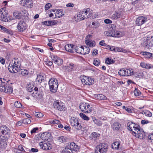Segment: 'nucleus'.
<instances>
[{"instance_id": "nucleus-28", "label": "nucleus", "mask_w": 153, "mask_h": 153, "mask_svg": "<svg viewBox=\"0 0 153 153\" xmlns=\"http://www.w3.org/2000/svg\"><path fill=\"white\" fill-rule=\"evenodd\" d=\"M112 36L115 37H120L121 36L120 31L117 30H112Z\"/></svg>"}, {"instance_id": "nucleus-24", "label": "nucleus", "mask_w": 153, "mask_h": 153, "mask_svg": "<svg viewBox=\"0 0 153 153\" xmlns=\"http://www.w3.org/2000/svg\"><path fill=\"white\" fill-rule=\"evenodd\" d=\"M7 140H5V138H0V146L2 148H5L7 145L6 141Z\"/></svg>"}, {"instance_id": "nucleus-16", "label": "nucleus", "mask_w": 153, "mask_h": 153, "mask_svg": "<svg viewBox=\"0 0 153 153\" xmlns=\"http://www.w3.org/2000/svg\"><path fill=\"white\" fill-rule=\"evenodd\" d=\"M75 46L71 44H68L65 47V50L69 52L73 53Z\"/></svg>"}, {"instance_id": "nucleus-17", "label": "nucleus", "mask_w": 153, "mask_h": 153, "mask_svg": "<svg viewBox=\"0 0 153 153\" xmlns=\"http://www.w3.org/2000/svg\"><path fill=\"white\" fill-rule=\"evenodd\" d=\"M122 15V12L121 11H119L115 13L114 14L111 15L110 18L112 19L116 20L121 17Z\"/></svg>"}, {"instance_id": "nucleus-37", "label": "nucleus", "mask_w": 153, "mask_h": 153, "mask_svg": "<svg viewBox=\"0 0 153 153\" xmlns=\"http://www.w3.org/2000/svg\"><path fill=\"white\" fill-rule=\"evenodd\" d=\"M25 4L27 7L31 8L33 6L32 1L31 0H25Z\"/></svg>"}, {"instance_id": "nucleus-40", "label": "nucleus", "mask_w": 153, "mask_h": 153, "mask_svg": "<svg viewBox=\"0 0 153 153\" xmlns=\"http://www.w3.org/2000/svg\"><path fill=\"white\" fill-rule=\"evenodd\" d=\"M126 73V76H132L134 74V72L132 69H128L127 70Z\"/></svg>"}, {"instance_id": "nucleus-7", "label": "nucleus", "mask_w": 153, "mask_h": 153, "mask_svg": "<svg viewBox=\"0 0 153 153\" xmlns=\"http://www.w3.org/2000/svg\"><path fill=\"white\" fill-rule=\"evenodd\" d=\"M54 108L56 110L60 111H64L66 109V108L63 102L61 101H56L54 102L53 104Z\"/></svg>"}, {"instance_id": "nucleus-41", "label": "nucleus", "mask_w": 153, "mask_h": 153, "mask_svg": "<svg viewBox=\"0 0 153 153\" xmlns=\"http://www.w3.org/2000/svg\"><path fill=\"white\" fill-rule=\"evenodd\" d=\"M82 51H83V52L84 53H83V54L85 55L89 53L90 49L88 47H82Z\"/></svg>"}, {"instance_id": "nucleus-29", "label": "nucleus", "mask_w": 153, "mask_h": 153, "mask_svg": "<svg viewBox=\"0 0 153 153\" xmlns=\"http://www.w3.org/2000/svg\"><path fill=\"white\" fill-rule=\"evenodd\" d=\"M64 12L62 10H57L56 13V18H60L64 15Z\"/></svg>"}, {"instance_id": "nucleus-51", "label": "nucleus", "mask_w": 153, "mask_h": 153, "mask_svg": "<svg viewBox=\"0 0 153 153\" xmlns=\"http://www.w3.org/2000/svg\"><path fill=\"white\" fill-rule=\"evenodd\" d=\"M30 122L31 120L28 118L22 120V123L25 124H30Z\"/></svg>"}, {"instance_id": "nucleus-21", "label": "nucleus", "mask_w": 153, "mask_h": 153, "mask_svg": "<svg viewBox=\"0 0 153 153\" xmlns=\"http://www.w3.org/2000/svg\"><path fill=\"white\" fill-rule=\"evenodd\" d=\"M13 151L16 153H24L25 152L22 146L21 145L19 146L18 148H15L13 150Z\"/></svg>"}, {"instance_id": "nucleus-19", "label": "nucleus", "mask_w": 153, "mask_h": 153, "mask_svg": "<svg viewBox=\"0 0 153 153\" xmlns=\"http://www.w3.org/2000/svg\"><path fill=\"white\" fill-rule=\"evenodd\" d=\"M50 137V134L48 133L45 132L41 134V138L43 140L47 141Z\"/></svg>"}, {"instance_id": "nucleus-55", "label": "nucleus", "mask_w": 153, "mask_h": 153, "mask_svg": "<svg viewBox=\"0 0 153 153\" xmlns=\"http://www.w3.org/2000/svg\"><path fill=\"white\" fill-rule=\"evenodd\" d=\"M35 115L37 117L41 118L43 116V114L41 112H36L35 113Z\"/></svg>"}, {"instance_id": "nucleus-32", "label": "nucleus", "mask_w": 153, "mask_h": 153, "mask_svg": "<svg viewBox=\"0 0 153 153\" xmlns=\"http://www.w3.org/2000/svg\"><path fill=\"white\" fill-rule=\"evenodd\" d=\"M13 16L16 19H20L22 16V14L21 12L18 11H15L13 13Z\"/></svg>"}, {"instance_id": "nucleus-44", "label": "nucleus", "mask_w": 153, "mask_h": 153, "mask_svg": "<svg viewBox=\"0 0 153 153\" xmlns=\"http://www.w3.org/2000/svg\"><path fill=\"white\" fill-rule=\"evenodd\" d=\"M13 65H15L17 68H20L21 62L17 59H16L14 61V63Z\"/></svg>"}, {"instance_id": "nucleus-12", "label": "nucleus", "mask_w": 153, "mask_h": 153, "mask_svg": "<svg viewBox=\"0 0 153 153\" xmlns=\"http://www.w3.org/2000/svg\"><path fill=\"white\" fill-rule=\"evenodd\" d=\"M137 125H136L131 121L127 123L128 129L130 131H132L133 134L134 133V131H136L138 128L137 127Z\"/></svg>"}, {"instance_id": "nucleus-33", "label": "nucleus", "mask_w": 153, "mask_h": 153, "mask_svg": "<svg viewBox=\"0 0 153 153\" xmlns=\"http://www.w3.org/2000/svg\"><path fill=\"white\" fill-rule=\"evenodd\" d=\"M9 80L7 77H0V83H1V84H7Z\"/></svg>"}, {"instance_id": "nucleus-46", "label": "nucleus", "mask_w": 153, "mask_h": 153, "mask_svg": "<svg viewBox=\"0 0 153 153\" xmlns=\"http://www.w3.org/2000/svg\"><path fill=\"white\" fill-rule=\"evenodd\" d=\"M93 121L94 123L98 126H101L102 125L101 121L96 119H93Z\"/></svg>"}, {"instance_id": "nucleus-31", "label": "nucleus", "mask_w": 153, "mask_h": 153, "mask_svg": "<svg viewBox=\"0 0 153 153\" xmlns=\"http://www.w3.org/2000/svg\"><path fill=\"white\" fill-rule=\"evenodd\" d=\"M62 153H73V151L69 147V145L62 151Z\"/></svg>"}, {"instance_id": "nucleus-57", "label": "nucleus", "mask_w": 153, "mask_h": 153, "mask_svg": "<svg viewBox=\"0 0 153 153\" xmlns=\"http://www.w3.org/2000/svg\"><path fill=\"white\" fill-rule=\"evenodd\" d=\"M144 113L145 115L146 116L151 117L152 115V113L149 111L147 110L145 111L144 112Z\"/></svg>"}, {"instance_id": "nucleus-42", "label": "nucleus", "mask_w": 153, "mask_h": 153, "mask_svg": "<svg viewBox=\"0 0 153 153\" xmlns=\"http://www.w3.org/2000/svg\"><path fill=\"white\" fill-rule=\"evenodd\" d=\"M83 14V13H82V12H80L79 13V14L77 15V19L76 20V21H80L81 20H84V18H83V17L82 16V14Z\"/></svg>"}, {"instance_id": "nucleus-20", "label": "nucleus", "mask_w": 153, "mask_h": 153, "mask_svg": "<svg viewBox=\"0 0 153 153\" xmlns=\"http://www.w3.org/2000/svg\"><path fill=\"white\" fill-rule=\"evenodd\" d=\"M44 90V88L43 86L40 87H39L37 88L35 87L34 88V90L35 91L36 94H42L43 93V91Z\"/></svg>"}, {"instance_id": "nucleus-8", "label": "nucleus", "mask_w": 153, "mask_h": 153, "mask_svg": "<svg viewBox=\"0 0 153 153\" xmlns=\"http://www.w3.org/2000/svg\"><path fill=\"white\" fill-rule=\"evenodd\" d=\"M8 14L6 8H2L0 9V19L5 22H8V19L7 18Z\"/></svg>"}, {"instance_id": "nucleus-11", "label": "nucleus", "mask_w": 153, "mask_h": 153, "mask_svg": "<svg viewBox=\"0 0 153 153\" xmlns=\"http://www.w3.org/2000/svg\"><path fill=\"white\" fill-rule=\"evenodd\" d=\"M80 79L82 83L87 85H91L94 82L91 77H80Z\"/></svg>"}, {"instance_id": "nucleus-61", "label": "nucleus", "mask_w": 153, "mask_h": 153, "mask_svg": "<svg viewBox=\"0 0 153 153\" xmlns=\"http://www.w3.org/2000/svg\"><path fill=\"white\" fill-rule=\"evenodd\" d=\"M51 6V4L50 3H48L46 4L45 6V10H48Z\"/></svg>"}, {"instance_id": "nucleus-36", "label": "nucleus", "mask_w": 153, "mask_h": 153, "mask_svg": "<svg viewBox=\"0 0 153 153\" xmlns=\"http://www.w3.org/2000/svg\"><path fill=\"white\" fill-rule=\"evenodd\" d=\"M126 70L124 68L121 69L118 71L119 75L122 76H126Z\"/></svg>"}, {"instance_id": "nucleus-15", "label": "nucleus", "mask_w": 153, "mask_h": 153, "mask_svg": "<svg viewBox=\"0 0 153 153\" xmlns=\"http://www.w3.org/2000/svg\"><path fill=\"white\" fill-rule=\"evenodd\" d=\"M39 145L43 150H49L51 148V145L49 143H43L42 142H41L39 143Z\"/></svg>"}, {"instance_id": "nucleus-22", "label": "nucleus", "mask_w": 153, "mask_h": 153, "mask_svg": "<svg viewBox=\"0 0 153 153\" xmlns=\"http://www.w3.org/2000/svg\"><path fill=\"white\" fill-rule=\"evenodd\" d=\"M20 68H17L15 65H12L8 68V70L10 72L15 73H17L18 71V70H19Z\"/></svg>"}, {"instance_id": "nucleus-64", "label": "nucleus", "mask_w": 153, "mask_h": 153, "mask_svg": "<svg viewBox=\"0 0 153 153\" xmlns=\"http://www.w3.org/2000/svg\"><path fill=\"white\" fill-rule=\"evenodd\" d=\"M104 22L106 24H111L112 23V22L108 19H106L104 20Z\"/></svg>"}, {"instance_id": "nucleus-13", "label": "nucleus", "mask_w": 153, "mask_h": 153, "mask_svg": "<svg viewBox=\"0 0 153 153\" xmlns=\"http://www.w3.org/2000/svg\"><path fill=\"white\" fill-rule=\"evenodd\" d=\"M147 21V18L144 16L138 17L136 19V24L137 25L141 26Z\"/></svg>"}, {"instance_id": "nucleus-48", "label": "nucleus", "mask_w": 153, "mask_h": 153, "mask_svg": "<svg viewBox=\"0 0 153 153\" xmlns=\"http://www.w3.org/2000/svg\"><path fill=\"white\" fill-rule=\"evenodd\" d=\"M63 61L62 59L59 58L57 60L56 62H55V63L57 64L58 65H61L63 63Z\"/></svg>"}, {"instance_id": "nucleus-6", "label": "nucleus", "mask_w": 153, "mask_h": 153, "mask_svg": "<svg viewBox=\"0 0 153 153\" xmlns=\"http://www.w3.org/2000/svg\"><path fill=\"white\" fill-rule=\"evenodd\" d=\"M0 91L7 94L11 93L13 92V88L8 84L4 85L1 84L0 85Z\"/></svg>"}, {"instance_id": "nucleus-18", "label": "nucleus", "mask_w": 153, "mask_h": 153, "mask_svg": "<svg viewBox=\"0 0 153 153\" xmlns=\"http://www.w3.org/2000/svg\"><path fill=\"white\" fill-rule=\"evenodd\" d=\"M69 147L72 151L74 150L75 151H77L79 150V146L74 142L70 143L69 145Z\"/></svg>"}, {"instance_id": "nucleus-47", "label": "nucleus", "mask_w": 153, "mask_h": 153, "mask_svg": "<svg viewBox=\"0 0 153 153\" xmlns=\"http://www.w3.org/2000/svg\"><path fill=\"white\" fill-rule=\"evenodd\" d=\"M92 25L94 26L93 27L95 28L98 27L100 25V23L97 21L92 22Z\"/></svg>"}, {"instance_id": "nucleus-59", "label": "nucleus", "mask_w": 153, "mask_h": 153, "mask_svg": "<svg viewBox=\"0 0 153 153\" xmlns=\"http://www.w3.org/2000/svg\"><path fill=\"white\" fill-rule=\"evenodd\" d=\"M44 64H45L49 66H50L51 65H52L53 64L52 62L50 61L47 60V61H44Z\"/></svg>"}, {"instance_id": "nucleus-63", "label": "nucleus", "mask_w": 153, "mask_h": 153, "mask_svg": "<svg viewBox=\"0 0 153 153\" xmlns=\"http://www.w3.org/2000/svg\"><path fill=\"white\" fill-rule=\"evenodd\" d=\"M149 140H151V142L153 143V133L149 135L148 136Z\"/></svg>"}, {"instance_id": "nucleus-3", "label": "nucleus", "mask_w": 153, "mask_h": 153, "mask_svg": "<svg viewBox=\"0 0 153 153\" xmlns=\"http://www.w3.org/2000/svg\"><path fill=\"white\" fill-rule=\"evenodd\" d=\"M0 133L4 136L2 137L5 138L6 140H7L10 137V130L5 126H3L0 127Z\"/></svg>"}, {"instance_id": "nucleus-58", "label": "nucleus", "mask_w": 153, "mask_h": 153, "mask_svg": "<svg viewBox=\"0 0 153 153\" xmlns=\"http://www.w3.org/2000/svg\"><path fill=\"white\" fill-rule=\"evenodd\" d=\"M51 58L52 59V60L55 63L59 57L55 55H51Z\"/></svg>"}, {"instance_id": "nucleus-45", "label": "nucleus", "mask_w": 153, "mask_h": 153, "mask_svg": "<svg viewBox=\"0 0 153 153\" xmlns=\"http://www.w3.org/2000/svg\"><path fill=\"white\" fill-rule=\"evenodd\" d=\"M80 117L84 120H89V118L84 114L80 113Z\"/></svg>"}, {"instance_id": "nucleus-50", "label": "nucleus", "mask_w": 153, "mask_h": 153, "mask_svg": "<svg viewBox=\"0 0 153 153\" xmlns=\"http://www.w3.org/2000/svg\"><path fill=\"white\" fill-rule=\"evenodd\" d=\"M112 30L106 31H105L104 33V35L108 36H112Z\"/></svg>"}, {"instance_id": "nucleus-25", "label": "nucleus", "mask_w": 153, "mask_h": 153, "mask_svg": "<svg viewBox=\"0 0 153 153\" xmlns=\"http://www.w3.org/2000/svg\"><path fill=\"white\" fill-rule=\"evenodd\" d=\"M85 42L87 45L90 47H94L96 45L95 41L90 40L88 39L86 40Z\"/></svg>"}, {"instance_id": "nucleus-14", "label": "nucleus", "mask_w": 153, "mask_h": 153, "mask_svg": "<svg viewBox=\"0 0 153 153\" xmlns=\"http://www.w3.org/2000/svg\"><path fill=\"white\" fill-rule=\"evenodd\" d=\"M17 29L20 32H23L27 28L26 23L23 21H20L17 26Z\"/></svg>"}, {"instance_id": "nucleus-10", "label": "nucleus", "mask_w": 153, "mask_h": 153, "mask_svg": "<svg viewBox=\"0 0 153 153\" xmlns=\"http://www.w3.org/2000/svg\"><path fill=\"white\" fill-rule=\"evenodd\" d=\"M153 36L151 35L148 36L147 37L145 38L146 40L147 41V42H144L143 44L145 48L150 49L152 48L153 45L152 43L150 42L149 39L150 38L151 40H153Z\"/></svg>"}, {"instance_id": "nucleus-4", "label": "nucleus", "mask_w": 153, "mask_h": 153, "mask_svg": "<svg viewBox=\"0 0 153 153\" xmlns=\"http://www.w3.org/2000/svg\"><path fill=\"white\" fill-rule=\"evenodd\" d=\"M71 125L74 128L77 130H80L82 128L81 123L75 117L71 118L70 120Z\"/></svg>"}, {"instance_id": "nucleus-39", "label": "nucleus", "mask_w": 153, "mask_h": 153, "mask_svg": "<svg viewBox=\"0 0 153 153\" xmlns=\"http://www.w3.org/2000/svg\"><path fill=\"white\" fill-rule=\"evenodd\" d=\"M28 71L27 70L25 69H22L20 71L19 73L22 76H27L28 74Z\"/></svg>"}, {"instance_id": "nucleus-9", "label": "nucleus", "mask_w": 153, "mask_h": 153, "mask_svg": "<svg viewBox=\"0 0 153 153\" xmlns=\"http://www.w3.org/2000/svg\"><path fill=\"white\" fill-rule=\"evenodd\" d=\"M136 137L142 139L145 137V133L143 129H140L139 128L137 130L134 131V133L132 134Z\"/></svg>"}, {"instance_id": "nucleus-38", "label": "nucleus", "mask_w": 153, "mask_h": 153, "mask_svg": "<svg viewBox=\"0 0 153 153\" xmlns=\"http://www.w3.org/2000/svg\"><path fill=\"white\" fill-rule=\"evenodd\" d=\"M140 53L144 56L148 58L151 57L152 55V53L147 52H141Z\"/></svg>"}, {"instance_id": "nucleus-34", "label": "nucleus", "mask_w": 153, "mask_h": 153, "mask_svg": "<svg viewBox=\"0 0 153 153\" xmlns=\"http://www.w3.org/2000/svg\"><path fill=\"white\" fill-rule=\"evenodd\" d=\"M0 28L2 30H3L4 31L7 33H9L11 35H13V32L12 31L6 28L1 25H0Z\"/></svg>"}, {"instance_id": "nucleus-56", "label": "nucleus", "mask_w": 153, "mask_h": 153, "mask_svg": "<svg viewBox=\"0 0 153 153\" xmlns=\"http://www.w3.org/2000/svg\"><path fill=\"white\" fill-rule=\"evenodd\" d=\"M14 105L15 107L17 108H20L22 106L21 104L18 101L14 103Z\"/></svg>"}, {"instance_id": "nucleus-5", "label": "nucleus", "mask_w": 153, "mask_h": 153, "mask_svg": "<svg viewBox=\"0 0 153 153\" xmlns=\"http://www.w3.org/2000/svg\"><path fill=\"white\" fill-rule=\"evenodd\" d=\"M79 108L82 111L85 113H90L92 111V107L88 103H81Z\"/></svg>"}, {"instance_id": "nucleus-53", "label": "nucleus", "mask_w": 153, "mask_h": 153, "mask_svg": "<svg viewBox=\"0 0 153 153\" xmlns=\"http://www.w3.org/2000/svg\"><path fill=\"white\" fill-rule=\"evenodd\" d=\"M134 95L136 96H139L141 94V92L140 91L136 88L135 89L134 91Z\"/></svg>"}, {"instance_id": "nucleus-2", "label": "nucleus", "mask_w": 153, "mask_h": 153, "mask_svg": "<svg viewBox=\"0 0 153 153\" xmlns=\"http://www.w3.org/2000/svg\"><path fill=\"white\" fill-rule=\"evenodd\" d=\"M108 149V145L102 143L97 146L94 153H106Z\"/></svg>"}, {"instance_id": "nucleus-30", "label": "nucleus", "mask_w": 153, "mask_h": 153, "mask_svg": "<svg viewBox=\"0 0 153 153\" xmlns=\"http://www.w3.org/2000/svg\"><path fill=\"white\" fill-rule=\"evenodd\" d=\"M84 10L85 12V15L86 16V19L92 16V12L91 10L89 8L85 9Z\"/></svg>"}, {"instance_id": "nucleus-52", "label": "nucleus", "mask_w": 153, "mask_h": 153, "mask_svg": "<svg viewBox=\"0 0 153 153\" xmlns=\"http://www.w3.org/2000/svg\"><path fill=\"white\" fill-rule=\"evenodd\" d=\"M36 81L41 83L44 81V77H37L36 79Z\"/></svg>"}, {"instance_id": "nucleus-43", "label": "nucleus", "mask_w": 153, "mask_h": 153, "mask_svg": "<svg viewBox=\"0 0 153 153\" xmlns=\"http://www.w3.org/2000/svg\"><path fill=\"white\" fill-rule=\"evenodd\" d=\"M74 65L73 63H70L69 65L67 66H65V68L66 70L68 71H71L73 69Z\"/></svg>"}, {"instance_id": "nucleus-62", "label": "nucleus", "mask_w": 153, "mask_h": 153, "mask_svg": "<svg viewBox=\"0 0 153 153\" xmlns=\"http://www.w3.org/2000/svg\"><path fill=\"white\" fill-rule=\"evenodd\" d=\"M93 64L95 66H98L100 64V62H99L98 59H95L93 62Z\"/></svg>"}, {"instance_id": "nucleus-23", "label": "nucleus", "mask_w": 153, "mask_h": 153, "mask_svg": "<svg viewBox=\"0 0 153 153\" xmlns=\"http://www.w3.org/2000/svg\"><path fill=\"white\" fill-rule=\"evenodd\" d=\"M121 125L118 122H116L114 123L111 125L112 128L114 130L117 131L119 130Z\"/></svg>"}, {"instance_id": "nucleus-35", "label": "nucleus", "mask_w": 153, "mask_h": 153, "mask_svg": "<svg viewBox=\"0 0 153 153\" xmlns=\"http://www.w3.org/2000/svg\"><path fill=\"white\" fill-rule=\"evenodd\" d=\"M95 97L99 100H105L107 99L106 97L102 94H96L95 95Z\"/></svg>"}, {"instance_id": "nucleus-27", "label": "nucleus", "mask_w": 153, "mask_h": 153, "mask_svg": "<svg viewBox=\"0 0 153 153\" xmlns=\"http://www.w3.org/2000/svg\"><path fill=\"white\" fill-rule=\"evenodd\" d=\"M74 50L77 53L83 54V53H84L82 51V46L79 47L75 46Z\"/></svg>"}, {"instance_id": "nucleus-1", "label": "nucleus", "mask_w": 153, "mask_h": 153, "mask_svg": "<svg viewBox=\"0 0 153 153\" xmlns=\"http://www.w3.org/2000/svg\"><path fill=\"white\" fill-rule=\"evenodd\" d=\"M58 81L55 78H51L49 82V85L50 91L53 93H56L58 85Z\"/></svg>"}, {"instance_id": "nucleus-49", "label": "nucleus", "mask_w": 153, "mask_h": 153, "mask_svg": "<svg viewBox=\"0 0 153 153\" xmlns=\"http://www.w3.org/2000/svg\"><path fill=\"white\" fill-rule=\"evenodd\" d=\"M58 139L59 142L61 143L65 142L66 140L65 138L63 136L60 137H58Z\"/></svg>"}, {"instance_id": "nucleus-54", "label": "nucleus", "mask_w": 153, "mask_h": 153, "mask_svg": "<svg viewBox=\"0 0 153 153\" xmlns=\"http://www.w3.org/2000/svg\"><path fill=\"white\" fill-rule=\"evenodd\" d=\"M114 62L113 61V59H110L109 58H107L105 61V63H107L108 64H111L113 63Z\"/></svg>"}, {"instance_id": "nucleus-26", "label": "nucleus", "mask_w": 153, "mask_h": 153, "mask_svg": "<svg viewBox=\"0 0 153 153\" xmlns=\"http://www.w3.org/2000/svg\"><path fill=\"white\" fill-rule=\"evenodd\" d=\"M120 145V144L119 142L116 141L112 144L111 147V148L113 149L117 150L119 149Z\"/></svg>"}, {"instance_id": "nucleus-60", "label": "nucleus", "mask_w": 153, "mask_h": 153, "mask_svg": "<svg viewBox=\"0 0 153 153\" xmlns=\"http://www.w3.org/2000/svg\"><path fill=\"white\" fill-rule=\"evenodd\" d=\"M51 123L53 124H58L59 123V120H51L50 121Z\"/></svg>"}]
</instances>
